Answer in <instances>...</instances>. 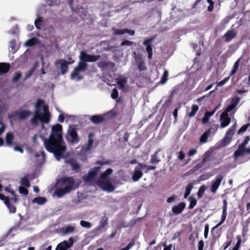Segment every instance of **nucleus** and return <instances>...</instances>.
<instances>
[{"instance_id":"21","label":"nucleus","mask_w":250,"mask_h":250,"mask_svg":"<svg viewBox=\"0 0 250 250\" xmlns=\"http://www.w3.org/2000/svg\"><path fill=\"white\" fill-rule=\"evenodd\" d=\"M139 169V167H136L134 173L132 176V180L134 182L138 181L142 176L143 173Z\"/></svg>"},{"instance_id":"33","label":"nucleus","mask_w":250,"mask_h":250,"mask_svg":"<svg viewBox=\"0 0 250 250\" xmlns=\"http://www.w3.org/2000/svg\"><path fill=\"white\" fill-rule=\"evenodd\" d=\"M241 58H239L234 63L232 69L230 71V76L234 75L238 70Z\"/></svg>"},{"instance_id":"43","label":"nucleus","mask_w":250,"mask_h":250,"mask_svg":"<svg viewBox=\"0 0 250 250\" xmlns=\"http://www.w3.org/2000/svg\"><path fill=\"white\" fill-rule=\"evenodd\" d=\"M40 118H37V116H33V117L30 120V124L33 126H37L39 125V121H41Z\"/></svg>"},{"instance_id":"3","label":"nucleus","mask_w":250,"mask_h":250,"mask_svg":"<svg viewBox=\"0 0 250 250\" xmlns=\"http://www.w3.org/2000/svg\"><path fill=\"white\" fill-rule=\"evenodd\" d=\"M236 126L237 125L235 123L227 130L225 137L220 142V146L222 147H225L230 144L232 139V137L235 132Z\"/></svg>"},{"instance_id":"38","label":"nucleus","mask_w":250,"mask_h":250,"mask_svg":"<svg viewBox=\"0 0 250 250\" xmlns=\"http://www.w3.org/2000/svg\"><path fill=\"white\" fill-rule=\"evenodd\" d=\"M206 188V187L204 185H203L199 188L197 192V197L198 199H200L203 197Z\"/></svg>"},{"instance_id":"17","label":"nucleus","mask_w":250,"mask_h":250,"mask_svg":"<svg viewBox=\"0 0 250 250\" xmlns=\"http://www.w3.org/2000/svg\"><path fill=\"white\" fill-rule=\"evenodd\" d=\"M244 147L240 146H238L237 149L234 152L232 157L235 161L238 160L240 157L245 156Z\"/></svg>"},{"instance_id":"29","label":"nucleus","mask_w":250,"mask_h":250,"mask_svg":"<svg viewBox=\"0 0 250 250\" xmlns=\"http://www.w3.org/2000/svg\"><path fill=\"white\" fill-rule=\"evenodd\" d=\"M191 111L190 112H188L187 113V115L189 118H192L193 117L198 110H199V107L197 104H192L191 107Z\"/></svg>"},{"instance_id":"55","label":"nucleus","mask_w":250,"mask_h":250,"mask_svg":"<svg viewBox=\"0 0 250 250\" xmlns=\"http://www.w3.org/2000/svg\"><path fill=\"white\" fill-rule=\"evenodd\" d=\"M19 190L21 194H24L25 195H27L28 194V189L24 187H20Z\"/></svg>"},{"instance_id":"37","label":"nucleus","mask_w":250,"mask_h":250,"mask_svg":"<svg viewBox=\"0 0 250 250\" xmlns=\"http://www.w3.org/2000/svg\"><path fill=\"white\" fill-rule=\"evenodd\" d=\"M188 200L189 201V205L188 206V208L189 209H192L197 204V200L196 199L193 197L192 196H190L188 198Z\"/></svg>"},{"instance_id":"42","label":"nucleus","mask_w":250,"mask_h":250,"mask_svg":"<svg viewBox=\"0 0 250 250\" xmlns=\"http://www.w3.org/2000/svg\"><path fill=\"white\" fill-rule=\"evenodd\" d=\"M143 217H138L136 219L132 220L125 227H133L137 223L141 221Z\"/></svg>"},{"instance_id":"27","label":"nucleus","mask_w":250,"mask_h":250,"mask_svg":"<svg viewBox=\"0 0 250 250\" xmlns=\"http://www.w3.org/2000/svg\"><path fill=\"white\" fill-rule=\"evenodd\" d=\"M227 215V210H222V214L221 217V220L220 222L212 228L211 231H212L214 229L217 228L218 227L221 226L225 221L226 217Z\"/></svg>"},{"instance_id":"9","label":"nucleus","mask_w":250,"mask_h":250,"mask_svg":"<svg viewBox=\"0 0 250 250\" xmlns=\"http://www.w3.org/2000/svg\"><path fill=\"white\" fill-rule=\"evenodd\" d=\"M101 169L100 167H95L91 168L88 172L86 176H84V180L86 182L92 181L96 177L98 171Z\"/></svg>"},{"instance_id":"52","label":"nucleus","mask_w":250,"mask_h":250,"mask_svg":"<svg viewBox=\"0 0 250 250\" xmlns=\"http://www.w3.org/2000/svg\"><path fill=\"white\" fill-rule=\"evenodd\" d=\"M118 91L116 88H114L111 94V97L113 99H116L118 97Z\"/></svg>"},{"instance_id":"32","label":"nucleus","mask_w":250,"mask_h":250,"mask_svg":"<svg viewBox=\"0 0 250 250\" xmlns=\"http://www.w3.org/2000/svg\"><path fill=\"white\" fill-rule=\"evenodd\" d=\"M94 136V134L92 133H90L88 134V140L87 141V143L86 144V146L85 149L86 150H89L91 149L93 144V140L92 139V138Z\"/></svg>"},{"instance_id":"35","label":"nucleus","mask_w":250,"mask_h":250,"mask_svg":"<svg viewBox=\"0 0 250 250\" xmlns=\"http://www.w3.org/2000/svg\"><path fill=\"white\" fill-rule=\"evenodd\" d=\"M46 201V199L43 197H38L35 198L33 200V203H36L39 205H43L45 204Z\"/></svg>"},{"instance_id":"59","label":"nucleus","mask_w":250,"mask_h":250,"mask_svg":"<svg viewBox=\"0 0 250 250\" xmlns=\"http://www.w3.org/2000/svg\"><path fill=\"white\" fill-rule=\"evenodd\" d=\"M43 101L42 99H38L36 104V109H40L42 104L43 103Z\"/></svg>"},{"instance_id":"22","label":"nucleus","mask_w":250,"mask_h":250,"mask_svg":"<svg viewBox=\"0 0 250 250\" xmlns=\"http://www.w3.org/2000/svg\"><path fill=\"white\" fill-rule=\"evenodd\" d=\"M98 65L99 68H106L107 67H113L115 64L110 61H104L99 62Z\"/></svg>"},{"instance_id":"58","label":"nucleus","mask_w":250,"mask_h":250,"mask_svg":"<svg viewBox=\"0 0 250 250\" xmlns=\"http://www.w3.org/2000/svg\"><path fill=\"white\" fill-rule=\"evenodd\" d=\"M250 137L249 136H246L245 137V140L243 141V142L239 146L242 147H243L244 148L246 147V146H247V144L248 143L249 141H250Z\"/></svg>"},{"instance_id":"18","label":"nucleus","mask_w":250,"mask_h":250,"mask_svg":"<svg viewBox=\"0 0 250 250\" xmlns=\"http://www.w3.org/2000/svg\"><path fill=\"white\" fill-rule=\"evenodd\" d=\"M161 151V148H158L151 156L150 163L152 164L159 163L161 160L158 157L159 153Z\"/></svg>"},{"instance_id":"31","label":"nucleus","mask_w":250,"mask_h":250,"mask_svg":"<svg viewBox=\"0 0 250 250\" xmlns=\"http://www.w3.org/2000/svg\"><path fill=\"white\" fill-rule=\"evenodd\" d=\"M81 72L78 70L76 73H75V68L71 73L70 77L71 79H76L77 81H80L83 79V77L80 75Z\"/></svg>"},{"instance_id":"4","label":"nucleus","mask_w":250,"mask_h":250,"mask_svg":"<svg viewBox=\"0 0 250 250\" xmlns=\"http://www.w3.org/2000/svg\"><path fill=\"white\" fill-rule=\"evenodd\" d=\"M80 60L83 62H95L97 61L100 58V55H89L87 54L85 51H82L79 56Z\"/></svg>"},{"instance_id":"6","label":"nucleus","mask_w":250,"mask_h":250,"mask_svg":"<svg viewBox=\"0 0 250 250\" xmlns=\"http://www.w3.org/2000/svg\"><path fill=\"white\" fill-rule=\"evenodd\" d=\"M97 183L102 189L107 192H111L113 191L115 188V187L111 184L109 180H99Z\"/></svg>"},{"instance_id":"24","label":"nucleus","mask_w":250,"mask_h":250,"mask_svg":"<svg viewBox=\"0 0 250 250\" xmlns=\"http://www.w3.org/2000/svg\"><path fill=\"white\" fill-rule=\"evenodd\" d=\"M10 68L9 63L5 62L0 63V72L1 75L7 73Z\"/></svg>"},{"instance_id":"11","label":"nucleus","mask_w":250,"mask_h":250,"mask_svg":"<svg viewBox=\"0 0 250 250\" xmlns=\"http://www.w3.org/2000/svg\"><path fill=\"white\" fill-rule=\"evenodd\" d=\"M31 114L30 111L28 110H21L16 111L11 116L9 115V118L14 117L17 116L18 117L19 120H23L27 118L29 115Z\"/></svg>"},{"instance_id":"41","label":"nucleus","mask_w":250,"mask_h":250,"mask_svg":"<svg viewBox=\"0 0 250 250\" xmlns=\"http://www.w3.org/2000/svg\"><path fill=\"white\" fill-rule=\"evenodd\" d=\"M37 43V39L35 38L28 40L25 43L27 46H32Z\"/></svg>"},{"instance_id":"60","label":"nucleus","mask_w":250,"mask_h":250,"mask_svg":"<svg viewBox=\"0 0 250 250\" xmlns=\"http://www.w3.org/2000/svg\"><path fill=\"white\" fill-rule=\"evenodd\" d=\"M42 156V160H44L45 159V153L43 151H40L38 152H37L36 154V157H39Z\"/></svg>"},{"instance_id":"39","label":"nucleus","mask_w":250,"mask_h":250,"mask_svg":"<svg viewBox=\"0 0 250 250\" xmlns=\"http://www.w3.org/2000/svg\"><path fill=\"white\" fill-rule=\"evenodd\" d=\"M21 184L26 188H29L30 186V182L26 177H23L21 179Z\"/></svg>"},{"instance_id":"49","label":"nucleus","mask_w":250,"mask_h":250,"mask_svg":"<svg viewBox=\"0 0 250 250\" xmlns=\"http://www.w3.org/2000/svg\"><path fill=\"white\" fill-rule=\"evenodd\" d=\"M249 124L248 123L247 124L244 125H243L238 131L237 134H239L243 132H244L246 131L248 127L249 126Z\"/></svg>"},{"instance_id":"54","label":"nucleus","mask_w":250,"mask_h":250,"mask_svg":"<svg viewBox=\"0 0 250 250\" xmlns=\"http://www.w3.org/2000/svg\"><path fill=\"white\" fill-rule=\"evenodd\" d=\"M235 107H236L235 106H234V105H233L230 104L229 105H228L227 106V107L225 109V111L223 112L226 113L227 114H228L229 112L233 110Z\"/></svg>"},{"instance_id":"10","label":"nucleus","mask_w":250,"mask_h":250,"mask_svg":"<svg viewBox=\"0 0 250 250\" xmlns=\"http://www.w3.org/2000/svg\"><path fill=\"white\" fill-rule=\"evenodd\" d=\"M74 243V240L72 237L68 239V241H64L59 243L55 250H66L67 249L71 248Z\"/></svg>"},{"instance_id":"15","label":"nucleus","mask_w":250,"mask_h":250,"mask_svg":"<svg viewBox=\"0 0 250 250\" xmlns=\"http://www.w3.org/2000/svg\"><path fill=\"white\" fill-rule=\"evenodd\" d=\"M59 62L61 64V73L62 75L65 74L67 72L68 65L74 62V61L67 62L66 61L63 59H61L59 60Z\"/></svg>"},{"instance_id":"12","label":"nucleus","mask_w":250,"mask_h":250,"mask_svg":"<svg viewBox=\"0 0 250 250\" xmlns=\"http://www.w3.org/2000/svg\"><path fill=\"white\" fill-rule=\"evenodd\" d=\"M186 204L185 202H181L176 206H174L171 211L174 214L178 215L181 214L184 210Z\"/></svg>"},{"instance_id":"14","label":"nucleus","mask_w":250,"mask_h":250,"mask_svg":"<svg viewBox=\"0 0 250 250\" xmlns=\"http://www.w3.org/2000/svg\"><path fill=\"white\" fill-rule=\"evenodd\" d=\"M221 122V127L222 128L228 126L230 122V118L229 117L228 114L223 112L220 118Z\"/></svg>"},{"instance_id":"61","label":"nucleus","mask_w":250,"mask_h":250,"mask_svg":"<svg viewBox=\"0 0 250 250\" xmlns=\"http://www.w3.org/2000/svg\"><path fill=\"white\" fill-rule=\"evenodd\" d=\"M7 208H9L10 212H11V213H15L16 212V207L14 205L10 204V205L8 207H7Z\"/></svg>"},{"instance_id":"50","label":"nucleus","mask_w":250,"mask_h":250,"mask_svg":"<svg viewBox=\"0 0 250 250\" xmlns=\"http://www.w3.org/2000/svg\"><path fill=\"white\" fill-rule=\"evenodd\" d=\"M21 73L20 72H16L14 77L12 79V81L14 83H16L18 82V81L21 78Z\"/></svg>"},{"instance_id":"45","label":"nucleus","mask_w":250,"mask_h":250,"mask_svg":"<svg viewBox=\"0 0 250 250\" xmlns=\"http://www.w3.org/2000/svg\"><path fill=\"white\" fill-rule=\"evenodd\" d=\"M116 83L118 84V85L126 84L127 83V78L123 77L118 78L116 79Z\"/></svg>"},{"instance_id":"57","label":"nucleus","mask_w":250,"mask_h":250,"mask_svg":"<svg viewBox=\"0 0 250 250\" xmlns=\"http://www.w3.org/2000/svg\"><path fill=\"white\" fill-rule=\"evenodd\" d=\"M230 75L228 77H226L224 78L223 80L220 81L219 83H217V85L219 86H222L224 85L227 82L229 81L230 78Z\"/></svg>"},{"instance_id":"62","label":"nucleus","mask_w":250,"mask_h":250,"mask_svg":"<svg viewBox=\"0 0 250 250\" xmlns=\"http://www.w3.org/2000/svg\"><path fill=\"white\" fill-rule=\"evenodd\" d=\"M16 41L15 40H13L10 42V46L12 50H15L16 49Z\"/></svg>"},{"instance_id":"36","label":"nucleus","mask_w":250,"mask_h":250,"mask_svg":"<svg viewBox=\"0 0 250 250\" xmlns=\"http://www.w3.org/2000/svg\"><path fill=\"white\" fill-rule=\"evenodd\" d=\"M14 139V135L12 133L8 132L6 134L5 140L6 143L8 145H11Z\"/></svg>"},{"instance_id":"26","label":"nucleus","mask_w":250,"mask_h":250,"mask_svg":"<svg viewBox=\"0 0 250 250\" xmlns=\"http://www.w3.org/2000/svg\"><path fill=\"white\" fill-rule=\"evenodd\" d=\"M138 166L140 168L146 169L145 171V173H147L150 170H154L156 169V167L154 166H148L141 163H139Z\"/></svg>"},{"instance_id":"5","label":"nucleus","mask_w":250,"mask_h":250,"mask_svg":"<svg viewBox=\"0 0 250 250\" xmlns=\"http://www.w3.org/2000/svg\"><path fill=\"white\" fill-rule=\"evenodd\" d=\"M156 36H153L148 38L146 39L143 42V44L146 46V51L148 54V59L151 60L152 58L153 51L152 42L154 41Z\"/></svg>"},{"instance_id":"28","label":"nucleus","mask_w":250,"mask_h":250,"mask_svg":"<svg viewBox=\"0 0 250 250\" xmlns=\"http://www.w3.org/2000/svg\"><path fill=\"white\" fill-rule=\"evenodd\" d=\"M113 170L111 168L107 169L104 172L101 174L100 179L99 180H108L109 176L112 174Z\"/></svg>"},{"instance_id":"13","label":"nucleus","mask_w":250,"mask_h":250,"mask_svg":"<svg viewBox=\"0 0 250 250\" xmlns=\"http://www.w3.org/2000/svg\"><path fill=\"white\" fill-rule=\"evenodd\" d=\"M237 36L236 32L234 30H229L223 35V38L226 42H229Z\"/></svg>"},{"instance_id":"53","label":"nucleus","mask_w":250,"mask_h":250,"mask_svg":"<svg viewBox=\"0 0 250 250\" xmlns=\"http://www.w3.org/2000/svg\"><path fill=\"white\" fill-rule=\"evenodd\" d=\"M47 3L50 6H54L60 4L59 0H47Z\"/></svg>"},{"instance_id":"44","label":"nucleus","mask_w":250,"mask_h":250,"mask_svg":"<svg viewBox=\"0 0 250 250\" xmlns=\"http://www.w3.org/2000/svg\"><path fill=\"white\" fill-rule=\"evenodd\" d=\"M80 225L82 227L87 229L90 228L92 226L91 223L84 220H81L80 221Z\"/></svg>"},{"instance_id":"64","label":"nucleus","mask_w":250,"mask_h":250,"mask_svg":"<svg viewBox=\"0 0 250 250\" xmlns=\"http://www.w3.org/2000/svg\"><path fill=\"white\" fill-rule=\"evenodd\" d=\"M35 70L34 68H32L31 69H30L29 71H28L25 75V79L29 78L33 74L34 71Z\"/></svg>"},{"instance_id":"25","label":"nucleus","mask_w":250,"mask_h":250,"mask_svg":"<svg viewBox=\"0 0 250 250\" xmlns=\"http://www.w3.org/2000/svg\"><path fill=\"white\" fill-rule=\"evenodd\" d=\"M138 68L140 71H143L146 69L144 60L141 58H139L137 60Z\"/></svg>"},{"instance_id":"63","label":"nucleus","mask_w":250,"mask_h":250,"mask_svg":"<svg viewBox=\"0 0 250 250\" xmlns=\"http://www.w3.org/2000/svg\"><path fill=\"white\" fill-rule=\"evenodd\" d=\"M133 44V42L127 41V40H125V41H123L121 43V45L122 46H124V45L131 46Z\"/></svg>"},{"instance_id":"19","label":"nucleus","mask_w":250,"mask_h":250,"mask_svg":"<svg viewBox=\"0 0 250 250\" xmlns=\"http://www.w3.org/2000/svg\"><path fill=\"white\" fill-rule=\"evenodd\" d=\"M46 108L47 107L46 105H44L43 109L45 111V113L42 115V118H41V122L44 124H48L49 122L50 118V114L49 111H46Z\"/></svg>"},{"instance_id":"56","label":"nucleus","mask_w":250,"mask_h":250,"mask_svg":"<svg viewBox=\"0 0 250 250\" xmlns=\"http://www.w3.org/2000/svg\"><path fill=\"white\" fill-rule=\"evenodd\" d=\"M236 238H237V243H236V245L233 247V248H234L235 249L239 250V249L240 247V245H241L242 240H241V238L240 237V236H237L236 237Z\"/></svg>"},{"instance_id":"48","label":"nucleus","mask_w":250,"mask_h":250,"mask_svg":"<svg viewBox=\"0 0 250 250\" xmlns=\"http://www.w3.org/2000/svg\"><path fill=\"white\" fill-rule=\"evenodd\" d=\"M108 224L107 219H102L100 221V224L99 227V229H101L106 227Z\"/></svg>"},{"instance_id":"2","label":"nucleus","mask_w":250,"mask_h":250,"mask_svg":"<svg viewBox=\"0 0 250 250\" xmlns=\"http://www.w3.org/2000/svg\"><path fill=\"white\" fill-rule=\"evenodd\" d=\"M60 183H61V186L64 187L56 189L55 192L58 197H62L73 189L75 181L73 177H65L59 180V184Z\"/></svg>"},{"instance_id":"8","label":"nucleus","mask_w":250,"mask_h":250,"mask_svg":"<svg viewBox=\"0 0 250 250\" xmlns=\"http://www.w3.org/2000/svg\"><path fill=\"white\" fill-rule=\"evenodd\" d=\"M224 175L220 174L216 177L215 180L211 182L210 186V191L213 193H215L221 185V183L224 178Z\"/></svg>"},{"instance_id":"46","label":"nucleus","mask_w":250,"mask_h":250,"mask_svg":"<svg viewBox=\"0 0 250 250\" xmlns=\"http://www.w3.org/2000/svg\"><path fill=\"white\" fill-rule=\"evenodd\" d=\"M43 22V21L42 20L41 18H39L37 19L35 21V25L37 29H40L41 26Z\"/></svg>"},{"instance_id":"7","label":"nucleus","mask_w":250,"mask_h":250,"mask_svg":"<svg viewBox=\"0 0 250 250\" xmlns=\"http://www.w3.org/2000/svg\"><path fill=\"white\" fill-rule=\"evenodd\" d=\"M66 138L68 141L73 144H77L80 141L76 129L74 127H70L68 129Z\"/></svg>"},{"instance_id":"1","label":"nucleus","mask_w":250,"mask_h":250,"mask_svg":"<svg viewBox=\"0 0 250 250\" xmlns=\"http://www.w3.org/2000/svg\"><path fill=\"white\" fill-rule=\"evenodd\" d=\"M61 125L58 124L53 125L49 138L44 140L45 148L48 152L53 153L58 160L63 158V153L66 150Z\"/></svg>"},{"instance_id":"40","label":"nucleus","mask_w":250,"mask_h":250,"mask_svg":"<svg viewBox=\"0 0 250 250\" xmlns=\"http://www.w3.org/2000/svg\"><path fill=\"white\" fill-rule=\"evenodd\" d=\"M168 72L167 70H165L163 73V74L161 77L160 83L162 84H164L166 83L168 79Z\"/></svg>"},{"instance_id":"23","label":"nucleus","mask_w":250,"mask_h":250,"mask_svg":"<svg viewBox=\"0 0 250 250\" xmlns=\"http://www.w3.org/2000/svg\"><path fill=\"white\" fill-rule=\"evenodd\" d=\"M75 227L71 225H68L65 227H63L61 229V232L63 234L66 235L68 233H71L74 232Z\"/></svg>"},{"instance_id":"47","label":"nucleus","mask_w":250,"mask_h":250,"mask_svg":"<svg viewBox=\"0 0 250 250\" xmlns=\"http://www.w3.org/2000/svg\"><path fill=\"white\" fill-rule=\"evenodd\" d=\"M71 167L76 172H78L80 169V165L76 162L72 163Z\"/></svg>"},{"instance_id":"34","label":"nucleus","mask_w":250,"mask_h":250,"mask_svg":"<svg viewBox=\"0 0 250 250\" xmlns=\"http://www.w3.org/2000/svg\"><path fill=\"white\" fill-rule=\"evenodd\" d=\"M193 188V184L189 183L186 187V191L184 194V198H187L190 194L192 189Z\"/></svg>"},{"instance_id":"51","label":"nucleus","mask_w":250,"mask_h":250,"mask_svg":"<svg viewBox=\"0 0 250 250\" xmlns=\"http://www.w3.org/2000/svg\"><path fill=\"white\" fill-rule=\"evenodd\" d=\"M240 99L238 97H234L231 100L230 104L234 105V106H236L240 102Z\"/></svg>"},{"instance_id":"20","label":"nucleus","mask_w":250,"mask_h":250,"mask_svg":"<svg viewBox=\"0 0 250 250\" xmlns=\"http://www.w3.org/2000/svg\"><path fill=\"white\" fill-rule=\"evenodd\" d=\"M87 66L88 64L87 63L83 62L80 60L78 65L75 67V73H76L78 70L80 71L81 72H83L86 70Z\"/></svg>"},{"instance_id":"30","label":"nucleus","mask_w":250,"mask_h":250,"mask_svg":"<svg viewBox=\"0 0 250 250\" xmlns=\"http://www.w3.org/2000/svg\"><path fill=\"white\" fill-rule=\"evenodd\" d=\"M211 133L210 129L206 131L200 137V141L202 143H205L207 141L208 138Z\"/></svg>"},{"instance_id":"16","label":"nucleus","mask_w":250,"mask_h":250,"mask_svg":"<svg viewBox=\"0 0 250 250\" xmlns=\"http://www.w3.org/2000/svg\"><path fill=\"white\" fill-rule=\"evenodd\" d=\"M89 120L95 124H99L104 121L105 118L104 115H96L91 116Z\"/></svg>"}]
</instances>
